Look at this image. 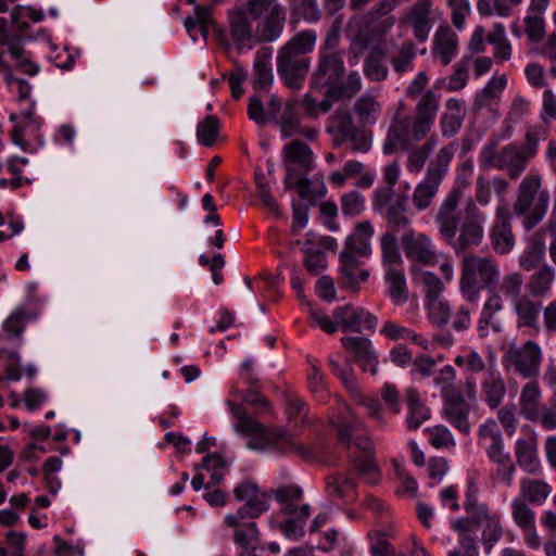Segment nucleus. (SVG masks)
<instances>
[{"instance_id":"nucleus-1","label":"nucleus","mask_w":556,"mask_h":556,"mask_svg":"<svg viewBox=\"0 0 556 556\" xmlns=\"http://www.w3.org/2000/svg\"><path fill=\"white\" fill-rule=\"evenodd\" d=\"M232 416L237 419L235 431L249 435L247 446L252 450H273L278 453H296L304 460H312L316 453L309 446L300 444L296 438L283 428L268 429L248 414L247 409L228 401Z\"/></svg>"},{"instance_id":"nucleus-2","label":"nucleus","mask_w":556,"mask_h":556,"mask_svg":"<svg viewBox=\"0 0 556 556\" xmlns=\"http://www.w3.org/2000/svg\"><path fill=\"white\" fill-rule=\"evenodd\" d=\"M440 100L439 93L428 89L417 99L414 115H396L389 127V144L410 146L426 139L434 126Z\"/></svg>"},{"instance_id":"nucleus-3","label":"nucleus","mask_w":556,"mask_h":556,"mask_svg":"<svg viewBox=\"0 0 556 556\" xmlns=\"http://www.w3.org/2000/svg\"><path fill=\"white\" fill-rule=\"evenodd\" d=\"M317 34L313 29L301 30L291 37L277 54V73L283 84L300 90L311 68V53L316 45Z\"/></svg>"},{"instance_id":"nucleus-4","label":"nucleus","mask_w":556,"mask_h":556,"mask_svg":"<svg viewBox=\"0 0 556 556\" xmlns=\"http://www.w3.org/2000/svg\"><path fill=\"white\" fill-rule=\"evenodd\" d=\"M343 54L341 52L319 53L316 68L311 76V87L318 91L328 88L332 98L352 99L362 89V77L357 71L346 77Z\"/></svg>"},{"instance_id":"nucleus-5","label":"nucleus","mask_w":556,"mask_h":556,"mask_svg":"<svg viewBox=\"0 0 556 556\" xmlns=\"http://www.w3.org/2000/svg\"><path fill=\"white\" fill-rule=\"evenodd\" d=\"M478 489L473 482L468 484L467 497L464 503V508L467 516L452 521L454 530H470L472 534L478 529L482 530V544L486 553L503 535V527L501 525L500 516L491 513L490 508L484 503H479L476 494Z\"/></svg>"},{"instance_id":"nucleus-6","label":"nucleus","mask_w":556,"mask_h":556,"mask_svg":"<svg viewBox=\"0 0 556 556\" xmlns=\"http://www.w3.org/2000/svg\"><path fill=\"white\" fill-rule=\"evenodd\" d=\"M457 148L456 141L448 142L428 163L425 177L416 185L410 197L412 205L417 212L427 211L432 205Z\"/></svg>"},{"instance_id":"nucleus-7","label":"nucleus","mask_w":556,"mask_h":556,"mask_svg":"<svg viewBox=\"0 0 556 556\" xmlns=\"http://www.w3.org/2000/svg\"><path fill=\"white\" fill-rule=\"evenodd\" d=\"M498 277L500 269L493 260L476 254L465 255L462 262L460 292L472 305L483 289L494 287Z\"/></svg>"},{"instance_id":"nucleus-8","label":"nucleus","mask_w":556,"mask_h":556,"mask_svg":"<svg viewBox=\"0 0 556 556\" xmlns=\"http://www.w3.org/2000/svg\"><path fill=\"white\" fill-rule=\"evenodd\" d=\"M548 203L549 193L547 190H541V178L538 175H528L518 187L513 208L516 215L525 216L523 227L530 230L543 219Z\"/></svg>"},{"instance_id":"nucleus-9","label":"nucleus","mask_w":556,"mask_h":556,"mask_svg":"<svg viewBox=\"0 0 556 556\" xmlns=\"http://www.w3.org/2000/svg\"><path fill=\"white\" fill-rule=\"evenodd\" d=\"M326 131L332 137L334 144L351 143L355 152L366 153L371 147L370 136L354 125L348 110H338L327 119Z\"/></svg>"},{"instance_id":"nucleus-10","label":"nucleus","mask_w":556,"mask_h":556,"mask_svg":"<svg viewBox=\"0 0 556 556\" xmlns=\"http://www.w3.org/2000/svg\"><path fill=\"white\" fill-rule=\"evenodd\" d=\"M542 359L540 345L533 340H528L521 345L509 344L502 363L507 371L513 370L525 379H534L540 374Z\"/></svg>"},{"instance_id":"nucleus-11","label":"nucleus","mask_w":556,"mask_h":556,"mask_svg":"<svg viewBox=\"0 0 556 556\" xmlns=\"http://www.w3.org/2000/svg\"><path fill=\"white\" fill-rule=\"evenodd\" d=\"M539 141V131L535 128L529 129L522 146L509 143L500 150L496 168L506 169L513 179L518 178L525 172L529 161L536 154Z\"/></svg>"},{"instance_id":"nucleus-12","label":"nucleus","mask_w":556,"mask_h":556,"mask_svg":"<svg viewBox=\"0 0 556 556\" xmlns=\"http://www.w3.org/2000/svg\"><path fill=\"white\" fill-rule=\"evenodd\" d=\"M486 220L485 214L476 205L472 200H469L463 211V219L460 220L458 237L450 243L455 252H464L466 249L481 244L484 237V223Z\"/></svg>"},{"instance_id":"nucleus-13","label":"nucleus","mask_w":556,"mask_h":556,"mask_svg":"<svg viewBox=\"0 0 556 556\" xmlns=\"http://www.w3.org/2000/svg\"><path fill=\"white\" fill-rule=\"evenodd\" d=\"M462 195L463 192L459 188H453L440 203L434 217L439 226V233L447 243H452L455 239L463 219V212L459 210Z\"/></svg>"},{"instance_id":"nucleus-14","label":"nucleus","mask_w":556,"mask_h":556,"mask_svg":"<svg viewBox=\"0 0 556 556\" xmlns=\"http://www.w3.org/2000/svg\"><path fill=\"white\" fill-rule=\"evenodd\" d=\"M228 31L233 45L239 49H251L256 42V29L250 10L243 4L235 5L227 13Z\"/></svg>"},{"instance_id":"nucleus-15","label":"nucleus","mask_w":556,"mask_h":556,"mask_svg":"<svg viewBox=\"0 0 556 556\" xmlns=\"http://www.w3.org/2000/svg\"><path fill=\"white\" fill-rule=\"evenodd\" d=\"M401 242L405 256L414 262L413 265L420 267L439 263V254L428 235L409 230L402 236Z\"/></svg>"},{"instance_id":"nucleus-16","label":"nucleus","mask_w":556,"mask_h":556,"mask_svg":"<svg viewBox=\"0 0 556 556\" xmlns=\"http://www.w3.org/2000/svg\"><path fill=\"white\" fill-rule=\"evenodd\" d=\"M400 23L408 26L419 42H425L435 24L432 12V0H418L407 8Z\"/></svg>"},{"instance_id":"nucleus-17","label":"nucleus","mask_w":556,"mask_h":556,"mask_svg":"<svg viewBox=\"0 0 556 556\" xmlns=\"http://www.w3.org/2000/svg\"><path fill=\"white\" fill-rule=\"evenodd\" d=\"M283 160L286 162V177L283 179L286 189L292 188V179L295 177V168L298 165L302 174L307 175L314 168V159L312 149L298 139L292 140L285 146L282 150Z\"/></svg>"},{"instance_id":"nucleus-18","label":"nucleus","mask_w":556,"mask_h":556,"mask_svg":"<svg viewBox=\"0 0 556 556\" xmlns=\"http://www.w3.org/2000/svg\"><path fill=\"white\" fill-rule=\"evenodd\" d=\"M389 134L387 135L383 150L386 153H391L395 149H401L403 151L407 152V161H406V169L410 174H419L425 165L427 164L430 155L432 154L433 150L438 146V137L435 135H431L430 137L427 136L426 141L416 146L418 142H413L410 146L400 144V143H393L389 144Z\"/></svg>"},{"instance_id":"nucleus-19","label":"nucleus","mask_w":556,"mask_h":556,"mask_svg":"<svg viewBox=\"0 0 556 556\" xmlns=\"http://www.w3.org/2000/svg\"><path fill=\"white\" fill-rule=\"evenodd\" d=\"M224 522L232 529L233 542L240 549L256 551L260 544V531L253 519L238 514H228Z\"/></svg>"},{"instance_id":"nucleus-20","label":"nucleus","mask_w":556,"mask_h":556,"mask_svg":"<svg viewBox=\"0 0 556 556\" xmlns=\"http://www.w3.org/2000/svg\"><path fill=\"white\" fill-rule=\"evenodd\" d=\"M296 101H289L277 119L274 121L280 128L282 138L302 136L308 140H315L319 130L315 127L302 125V115L296 106Z\"/></svg>"},{"instance_id":"nucleus-21","label":"nucleus","mask_w":556,"mask_h":556,"mask_svg":"<svg viewBox=\"0 0 556 556\" xmlns=\"http://www.w3.org/2000/svg\"><path fill=\"white\" fill-rule=\"evenodd\" d=\"M511 214L507 206L498 205L495 212V219L491 228L490 238L495 252L508 254L515 245V237L511 230Z\"/></svg>"},{"instance_id":"nucleus-22","label":"nucleus","mask_w":556,"mask_h":556,"mask_svg":"<svg viewBox=\"0 0 556 556\" xmlns=\"http://www.w3.org/2000/svg\"><path fill=\"white\" fill-rule=\"evenodd\" d=\"M341 286L345 289L357 291L361 282L369 277L367 269H359L357 257L353 254V239L348 238L345 247L340 253Z\"/></svg>"},{"instance_id":"nucleus-23","label":"nucleus","mask_w":556,"mask_h":556,"mask_svg":"<svg viewBox=\"0 0 556 556\" xmlns=\"http://www.w3.org/2000/svg\"><path fill=\"white\" fill-rule=\"evenodd\" d=\"M333 318L344 331L359 332L363 329L371 330L377 325V317L362 307L351 304L339 306L333 311Z\"/></svg>"},{"instance_id":"nucleus-24","label":"nucleus","mask_w":556,"mask_h":556,"mask_svg":"<svg viewBox=\"0 0 556 556\" xmlns=\"http://www.w3.org/2000/svg\"><path fill=\"white\" fill-rule=\"evenodd\" d=\"M341 343L353 355V359L364 371L377 374L378 358L369 339L364 337H343Z\"/></svg>"},{"instance_id":"nucleus-25","label":"nucleus","mask_w":556,"mask_h":556,"mask_svg":"<svg viewBox=\"0 0 556 556\" xmlns=\"http://www.w3.org/2000/svg\"><path fill=\"white\" fill-rule=\"evenodd\" d=\"M325 492L332 503L350 504L357 500V482L348 473H332L325 479Z\"/></svg>"},{"instance_id":"nucleus-26","label":"nucleus","mask_w":556,"mask_h":556,"mask_svg":"<svg viewBox=\"0 0 556 556\" xmlns=\"http://www.w3.org/2000/svg\"><path fill=\"white\" fill-rule=\"evenodd\" d=\"M459 39L447 25H440L433 36L431 53L443 66L448 65L458 53Z\"/></svg>"},{"instance_id":"nucleus-27","label":"nucleus","mask_w":556,"mask_h":556,"mask_svg":"<svg viewBox=\"0 0 556 556\" xmlns=\"http://www.w3.org/2000/svg\"><path fill=\"white\" fill-rule=\"evenodd\" d=\"M265 17L256 26V42H271L278 39L286 24V11L277 2L265 10Z\"/></svg>"},{"instance_id":"nucleus-28","label":"nucleus","mask_w":556,"mask_h":556,"mask_svg":"<svg viewBox=\"0 0 556 556\" xmlns=\"http://www.w3.org/2000/svg\"><path fill=\"white\" fill-rule=\"evenodd\" d=\"M443 417L452 427L460 433L468 435L471 430L469 421L470 405L464 395L458 394L450 399L443 400Z\"/></svg>"},{"instance_id":"nucleus-29","label":"nucleus","mask_w":556,"mask_h":556,"mask_svg":"<svg viewBox=\"0 0 556 556\" xmlns=\"http://www.w3.org/2000/svg\"><path fill=\"white\" fill-rule=\"evenodd\" d=\"M481 397L484 403L495 409L503 403L507 388L502 374L495 368H488L484 372L481 383Z\"/></svg>"},{"instance_id":"nucleus-30","label":"nucleus","mask_w":556,"mask_h":556,"mask_svg":"<svg viewBox=\"0 0 556 556\" xmlns=\"http://www.w3.org/2000/svg\"><path fill=\"white\" fill-rule=\"evenodd\" d=\"M466 103L457 98H450L445 101V111L441 114L439 126L442 137L452 138L462 129L466 117Z\"/></svg>"},{"instance_id":"nucleus-31","label":"nucleus","mask_w":556,"mask_h":556,"mask_svg":"<svg viewBox=\"0 0 556 556\" xmlns=\"http://www.w3.org/2000/svg\"><path fill=\"white\" fill-rule=\"evenodd\" d=\"M274 49L271 47H263L255 52L253 62L252 87L258 91H267L274 81L271 68V58Z\"/></svg>"},{"instance_id":"nucleus-32","label":"nucleus","mask_w":556,"mask_h":556,"mask_svg":"<svg viewBox=\"0 0 556 556\" xmlns=\"http://www.w3.org/2000/svg\"><path fill=\"white\" fill-rule=\"evenodd\" d=\"M515 456L518 466L530 475L541 472V462L538 451V439L535 435L520 438L515 443Z\"/></svg>"},{"instance_id":"nucleus-33","label":"nucleus","mask_w":556,"mask_h":556,"mask_svg":"<svg viewBox=\"0 0 556 556\" xmlns=\"http://www.w3.org/2000/svg\"><path fill=\"white\" fill-rule=\"evenodd\" d=\"M503 308L504 301L502 296L496 292H492L483 304L478 319L477 331L480 338H486L490 329L496 333L502 331V324L495 317V314Z\"/></svg>"},{"instance_id":"nucleus-34","label":"nucleus","mask_w":556,"mask_h":556,"mask_svg":"<svg viewBox=\"0 0 556 556\" xmlns=\"http://www.w3.org/2000/svg\"><path fill=\"white\" fill-rule=\"evenodd\" d=\"M494 464V468L490 472L492 486L504 485L511 488L516 475V466L510 454L506 451L488 456Z\"/></svg>"},{"instance_id":"nucleus-35","label":"nucleus","mask_w":556,"mask_h":556,"mask_svg":"<svg viewBox=\"0 0 556 556\" xmlns=\"http://www.w3.org/2000/svg\"><path fill=\"white\" fill-rule=\"evenodd\" d=\"M478 444L486 456L505 451L504 439L497 422L490 418L478 428Z\"/></svg>"},{"instance_id":"nucleus-36","label":"nucleus","mask_w":556,"mask_h":556,"mask_svg":"<svg viewBox=\"0 0 556 556\" xmlns=\"http://www.w3.org/2000/svg\"><path fill=\"white\" fill-rule=\"evenodd\" d=\"M514 311L517 316V327L519 329L528 328L539 331L540 302H535L528 295H523L514 303Z\"/></svg>"},{"instance_id":"nucleus-37","label":"nucleus","mask_w":556,"mask_h":556,"mask_svg":"<svg viewBox=\"0 0 556 556\" xmlns=\"http://www.w3.org/2000/svg\"><path fill=\"white\" fill-rule=\"evenodd\" d=\"M552 493V486L544 480L534 478H522L520 480V491L518 497H523L526 502L540 506L545 503Z\"/></svg>"},{"instance_id":"nucleus-38","label":"nucleus","mask_w":556,"mask_h":556,"mask_svg":"<svg viewBox=\"0 0 556 556\" xmlns=\"http://www.w3.org/2000/svg\"><path fill=\"white\" fill-rule=\"evenodd\" d=\"M384 280L388 286V294L395 305H404L409 299L404 268L387 269Z\"/></svg>"},{"instance_id":"nucleus-39","label":"nucleus","mask_w":556,"mask_h":556,"mask_svg":"<svg viewBox=\"0 0 556 556\" xmlns=\"http://www.w3.org/2000/svg\"><path fill=\"white\" fill-rule=\"evenodd\" d=\"M407 416L406 425L409 430H417L430 418V409L420 401L418 392L414 388L406 390Z\"/></svg>"},{"instance_id":"nucleus-40","label":"nucleus","mask_w":556,"mask_h":556,"mask_svg":"<svg viewBox=\"0 0 556 556\" xmlns=\"http://www.w3.org/2000/svg\"><path fill=\"white\" fill-rule=\"evenodd\" d=\"M341 416L333 420L341 443L350 446L353 433L362 427V421L350 410L345 403L340 404Z\"/></svg>"},{"instance_id":"nucleus-41","label":"nucleus","mask_w":556,"mask_h":556,"mask_svg":"<svg viewBox=\"0 0 556 556\" xmlns=\"http://www.w3.org/2000/svg\"><path fill=\"white\" fill-rule=\"evenodd\" d=\"M542 391L536 380L525 384L520 391L519 409L525 419L530 418L544 404L541 403Z\"/></svg>"},{"instance_id":"nucleus-42","label":"nucleus","mask_w":556,"mask_h":556,"mask_svg":"<svg viewBox=\"0 0 556 556\" xmlns=\"http://www.w3.org/2000/svg\"><path fill=\"white\" fill-rule=\"evenodd\" d=\"M364 74L370 81H383L387 79L389 70L386 64V53L375 47L370 50L364 61Z\"/></svg>"},{"instance_id":"nucleus-43","label":"nucleus","mask_w":556,"mask_h":556,"mask_svg":"<svg viewBox=\"0 0 556 556\" xmlns=\"http://www.w3.org/2000/svg\"><path fill=\"white\" fill-rule=\"evenodd\" d=\"M410 274L414 282L424 287L426 293V302L433 299H439L444 290L443 282L434 274L422 270L418 265L410 266Z\"/></svg>"},{"instance_id":"nucleus-44","label":"nucleus","mask_w":556,"mask_h":556,"mask_svg":"<svg viewBox=\"0 0 556 556\" xmlns=\"http://www.w3.org/2000/svg\"><path fill=\"white\" fill-rule=\"evenodd\" d=\"M274 496L285 515L298 513L303 505V492L298 485H280L275 490Z\"/></svg>"},{"instance_id":"nucleus-45","label":"nucleus","mask_w":556,"mask_h":556,"mask_svg":"<svg viewBox=\"0 0 556 556\" xmlns=\"http://www.w3.org/2000/svg\"><path fill=\"white\" fill-rule=\"evenodd\" d=\"M554 279L555 270L551 266L544 265L539 268L530 276L527 282V289L530 295L533 298L545 296L551 290Z\"/></svg>"},{"instance_id":"nucleus-46","label":"nucleus","mask_w":556,"mask_h":556,"mask_svg":"<svg viewBox=\"0 0 556 556\" xmlns=\"http://www.w3.org/2000/svg\"><path fill=\"white\" fill-rule=\"evenodd\" d=\"M386 219L392 231L406 229L410 224L407 216V197L402 194L391 203L386 210Z\"/></svg>"},{"instance_id":"nucleus-47","label":"nucleus","mask_w":556,"mask_h":556,"mask_svg":"<svg viewBox=\"0 0 556 556\" xmlns=\"http://www.w3.org/2000/svg\"><path fill=\"white\" fill-rule=\"evenodd\" d=\"M382 264L387 269L403 268V260L397 245L396 237L388 231L380 238Z\"/></svg>"},{"instance_id":"nucleus-48","label":"nucleus","mask_w":556,"mask_h":556,"mask_svg":"<svg viewBox=\"0 0 556 556\" xmlns=\"http://www.w3.org/2000/svg\"><path fill=\"white\" fill-rule=\"evenodd\" d=\"M381 334L391 340H410L424 350H429V341L420 334L415 333L412 329L395 324L391 320L384 323L380 330Z\"/></svg>"},{"instance_id":"nucleus-49","label":"nucleus","mask_w":556,"mask_h":556,"mask_svg":"<svg viewBox=\"0 0 556 556\" xmlns=\"http://www.w3.org/2000/svg\"><path fill=\"white\" fill-rule=\"evenodd\" d=\"M545 254V243L540 236H533L528 248L519 257V265L527 271L535 269Z\"/></svg>"},{"instance_id":"nucleus-50","label":"nucleus","mask_w":556,"mask_h":556,"mask_svg":"<svg viewBox=\"0 0 556 556\" xmlns=\"http://www.w3.org/2000/svg\"><path fill=\"white\" fill-rule=\"evenodd\" d=\"M309 505H302L298 513L288 515L289 518L279 528L289 539H299L304 534V523L309 516Z\"/></svg>"},{"instance_id":"nucleus-51","label":"nucleus","mask_w":556,"mask_h":556,"mask_svg":"<svg viewBox=\"0 0 556 556\" xmlns=\"http://www.w3.org/2000/svg\"><path fill=\"white\" fill-rule=\"evenodd\" d=\"M353 469L359 477H364L370 485H376L380 481V469L372 454H365L353 459Z\"/></svg>"},{"instance_id":"nucleus-52","label":"nucleus","mask_w":556,"mask_h":556,"mask_svg":"<svg viewBox=\"0 0 556 556\" xmlns=\"http://www.w3.org/2000/svg\"><path fill=\"white\" fill-rule=\"evenodd\" d=\"M415 56L416 51L414 42L410 40L404 41L390 61L394 72L402 75L413 71Z\"/></svg>"},{"instance_id":"nucleus-53","label":"nucleus","mask_w":556,"mask_h":556,"mask_svg":"<svg viewBox=\"0 0 556 556\" xmlns=\"http://www.w3.org/2000/svg\"><path fill=\"white\" fill-rule=\"evenodd\" d=\"M510 507L511 518L520 529H531L535 525V513L530 507V503L526 502L523 497H515Z\"/></svg>"},{"instance_id":"nucleus-54","label":"nucleus","mask_w":556,"mask_h":556,"mask_svg":"<svg viewBox=\"0 0 556 556\" xmlns=\"http://www.w3.org/2000/svg\"><path fill=\"white\" fill-rule=\"evenodd\" d=\"M270 494L258 491V494L244 502L235 514L255 519L269 509Z\"/></svg>"},{"instance_id":"nucleus-55","label":"nucleus","mask_w":556,"mask_h":556,"mask_svg":"<svg viewBox=\"0 0 556 556\" xmlns=\"http://www.w3.org/2000/svg\"><path fill=\"white\" fill-rule=\"evenodd\" d=\"M455 378L456 371L451 365H445L442 367L433 378L434 384L440 388L441 396L443 400L460 394L458 388L455 384Z\"/></svg>"},{"instance_id":"nucleus-56","label":"nucleus","mask_w":556,"mask_h":556,"mask_svg":"<svg viewBox=\"0 0 556 556\" xmlns=\"http://www.w3.org/2000/svg\"><path fill=\"white\" fill-rule=\"evenodd\" d=\"M313 233H306V241L304 243V254H305V267L313 275H318L321 270L326 268V260L325 254L321 250L315 249L313 247Z\"/></svg>"},{"instance_id":"nucleus-57","label":"nucleus","mask_w":556,"mask_h":556,"mask_svg":"<svg viewBox=\"0 0 556 556\" xmlns=\"http://www.w3.org/2000/svg\"><path fill=\"white\" fill-rule=\"evenodd\" d=\"M429 321L437 327H445L451 319V306L447 301L439 298L427 302Z\"/></svg>"},{"instance_id":"nucleus-58","label":"nucleus","mask_w":556,"mask_h":556,"mask_svg":"<svg viewBox=\"0 0 556 556\" xmlns=\"http://www.w3.org/2000/svg\"><path fill=\"white\" fill-rule=\"evenodd\" d=\"M219 122L217 117L207 115L197 126L198 141L204 147H212L218 136Z\"/></svg>"},{"instance_id":"nucleus-59","label":"nucleus","mask_w":556,"mask_h":556,"mask_svg":"<svg viewBox=\"0 0 556 556\" xmlns=\"http://www.w3.org/2000/svg\"><path fill=\"white\" fill-rule=\"evenodd\" d=\"M291 10L307 23H317L321 18V10L317 0L289 1Z\"/></svg>"},{"instance_id":"nucleus-60","label":"nucleus","mask_w":556,"mask_h":556,"mask_svg":"<svg viewBox=\"0 0 556 556\" xmlns=\"http://www.w3.org/2000/svg\"><path fill=\"white\" fill-rule=\"evenodd\" d=\"M458 532V545L448 553V556H479L477 535L470 530H455Z\"/></svg>"},{"instance_id":"nucleus-61","label":"nucleus","mask_w":556,"mask_h":556,"mask_svg":"<svg viewBox=\"0 0 556 556\" xmlns=\"http://www.w3.org/2000/svg\"><path fill=\"white\" fill-rule=\"evenodd\" d=\"M307 386L309 391L319 402H326L329 393L327 391L325 376L319 367L311 361V369L307 374Z\"/></svg>"},{"instance_id":"nucleus-62","label":"nucleus","mask_w":556,"mask_h":556,"mask_svg":"<svg viewBox=\"0 0 556 556\" xmlns=\"http://www.w3.org/2000/svg\"><path fill=\"white\" fill-rule=\"evenodd\" d=\"M507 78L505 75L492 77L479 94H477L475 104L483 106L488 101L495 99L506 87Z\"/></svg>"},{"instance_id":"nucleus-63","label":"nucleus","mask_w":556,"mask_h":556,"mask_svg":"<svg viewBox=\"0 0 556 556\" xmlns=\"http://www.w3.org/2000/svg\"><path fill=\"white\" fill-rule=\"evenodd\" d=\"M340 203L342 214L346 217L359 216L365 210V198L356 190L344 193Z\"/></svg>"},{"instance_id":"nucleus-64","label":"nucleus","mask_w":556,"mask_h":556,"mask_svg":"<svg viewBox=\"0 0 556 556\" xmlns=\"http://www.w3.org/2000/svg\"><path fill=\"white\" fill-rule=\"evenodd\" d=\"M523 287V277L519 273H509L505 275L500 285V291L514 303L521 299Z\"/></svg>"}]
</instances>
